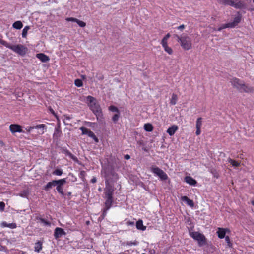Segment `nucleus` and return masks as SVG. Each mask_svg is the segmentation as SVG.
Here are the masks:
<instances>
[{
	"mask_svg": "<svg viewBox=\"0 0 254 254\" xmlns=\"http://www.w3.org/2000/svg\"><path fill=\"white\" fill-rule=\"evenodd\" d=\"M87 100L88 102V106L96 116L97 119L100 120L103 119V115L101 109L100 105L96 102V99L91 96H88L87 97Z\"/></svg>",
	"mask_w": 254,
	"mask_h": 254,
	"instance_id": "1",
	"label": "nucleus"
},
{
	"mask_svg": "<svg viewBox=\"0 0 254 254\" xmlns=\"http://www.w3.org/2000/svg\"><path fill=\"white\" fill-rule=\"evenodd\" d=\"M178 42H180L181 47L185 50H189L192 47L190 38L187 35L176 36Z\"/></svg>",
	"mask_w": 254,
	"mask_h": 254,
	"instance_id": "2",
	"label": "nucleus"
},
{
	"mask_svg": "<svg viewBox=\"0 0 254 254\" xmlns=\"http://www.w3.org/2000/svg\"><path fill=\"white\" fill-rule=\"evenodd\" d=\"M190 236L198 242L199 246H204L206 243V239L204 235L198 232H190Z\"/></svg>",
	"mask_w": 254,
	"mask_h": 254,
	"instance_id": "3",
	"label": "nucleus"
},
{
	"mask_svg": "<svg viewBox=\"0 0 254 254\" xmlns=\"http://www.w3.org/2000/svg\"><path fill=\"white\" fill-rule=\"evenodd\" d=\"M102 173L104 174L105 181H109V184L111 182L117 181L119 178L118 174L112 169H106Z\"/></svg>",
	"mask_w": 254,
	"mask_h": 254,
	"instance_id": "4",
	"label": "nucleus"
},
{
	"mask_svg": "<svg viewBox=\"0 0 254 254\" xmlns=\"http://www.w3.org/2000/svg\"><path fill=\"white\" fill-rule=\"evenodd\" d=\"M8 48L21 56L25 55L27 51V48L21 44L16 45H11L10 44Z\"/></svg>",
	"mask_w": 254,
	"mask_h": 254,
	"instance_id": "5",
	"label": "nucleus"
},
{
	"mask_svg": "<svg viewBox=\"0 0 254 254\" xmlns=\"http://www.w3.org/2000/svg\"><path fill=\"white\" fill-rule=\"evenodd\" d=\"M220 2L225 4L234 7L237 9H240L244 6V4L240 1L234 0H220Z\"/></svg>",
	"mask_w": 254,
	"mask_h": 254,
	"instance_id": "6",
	"label": "nucleus"
},
{
	"mask_svg": "<svg viewBox=\"0 0 254 254\" xmlns=\"http://www.w3.org/2000/svg\"><path fill=\"white\" fill-rule=\"evenodd\" d=\"M151 171L155 175L159 177L162 180H166L168 179L167 175L161 169L156 166H152Z\"/></svg>",
	"mask_w": 254,
	"mask_h": 254,
	"instance_id": "7",
	"label": "nucleus"
},
{
	"mask_svg": "<svg viewBox=\"0 0 254 254\" xmlns=\"http://www.w3.org/2000/svg\"><path fill=\"white\" fill-rule=\"evenodd\" d=\"M46 128H47V127L45 124H39V125H37L36 126L27 127L26 128V130L27 132L30 133L34 129H40V131H39L38 132V133L39 134H43L44 133Z\"/></svg>",
	"mask_w": 254,
	"mask_h": 254,
	"instance_id": "8",
	"label": "nucleus"
},
{
	"mask_svg": "<svg viewBox=\"0 0 254 254\" xmlns=\"http://www.w3.org/2000/svg\"><path fill=\"white\" fill-rule=\"evenodd\" d=\"M105 197H113L114 189L113 186L109 184V181H105Z\"/></svg>",
	"mask_w": 254,
	"mask_h": 254,
	"instance_id": "9",
	"label": "nucleus"
},
{
	"mask_svg": "<svg viewBox=\"0 0 254 254\" xmlns=\"http://www.w3.org/2000/svg\"><path fill=\"white\" fill-rule=\"evenodd\" d=\"M80 129L82 131V134H86L89 137L93 138L96 142H98L99 140L96 136L95 134L90 130L85 128L84 127H82L80 128Z\"/></svg>",
	"mask_w": 254,
	"mask_h": 254,
	"instance_id": "10",
	"label": "nucleus"
},
{
	"mask_svg": "<svg viewBox=\"0 0 254 254\" xmlns=\"http://www.w3.org/2000/svg\"><path fill=\"white\" fill-rule=\"evenodd\" d=\"M9 129L12 133L16 132L24 133V131L22 129V127L17 124H11L10 125Z\"/></svg>",
	"mask_w": 254,
	"mask_h": 254,
	"instance_id": "11",
	"label": "nucleus"
},
{
	"mask_svg": "<svg viewBox=\"0 0 254 254\" xmlns=\"http://www.w3.org/2000/svg\"><path fill=\"white\" fill-rule=\"evenodd\" d=\"M254 88L252 86L249 85L248 84H246L244 82L243 83V86H241L239 91L241 93H251L254 92Z\"/></svg>",
	"mask_w": 254,
	"mask_h": 254,
	"instance_id": "12",
	"label": "nucleus"
},
{
	"mask_svg": "<svg viewBox=\"0 0 254 254\" xmlns=\"http://www.w3.org/2000/svg\"><path fill=\"white\" fill-rule=\"evenodd\" d=\"M231 83L234 87L239 91L241 86H243L244 82L237 78H234L231 79Z\"/></svg>",
	"mask_w": 254,
	"mask_h": 254,
	"instance_id": "13",
	"label": "nucleus"
},
{
	"mask_svg": "<svg viewBox=\"0 0 254 254\" xmlns=\"http://www.w3.org/2000/svg\"><path fill=\"white\" fill-rule=\"evenodd\" d=\"M66 234L65 232L61 228L57 227L55 229L54 231V237L55 239H57L60 237H61L63 235H65Z\"/></svg>",
	"mask_w": 254,
	"mask_h": 254,
	"instance_id": "14",
	"label": "nucleus"
},
{
	"mask_svg": "<svg viewBox=\"0 0 254 254\" xmlns=\"http://www.w3.org/2000/svg\"><path fill=\"white\" fill-rule=\"evenodd\" d=\"M227 232H229L228 229L218 228L217 231L218 237L220 239L224 238L225 237V234Z\"/></svg>",
	"mask_w": 254,
	"mask_h": 254,
	"instance_id": "15",
	"label": "nucleus"
},
{
	"mask_svg": "<svg viewBox=\"0 0 254 254\" xmlns=\"http://www.w3.org/2000/svg\"><path fill=\"white\" fill-rule=\"evenodd\" d=\"M241 16H238L234 18V20L232 22L228 23V26L229 28H234L241 21Z\"/></svg>",
	"mask_w": 254,
	"mask_h": 254,
	"instance_id": "16",
	"label": "nucleus"
},
{
	"mask_svg": "<svg viewBox=\"0 0 254 254\" xmlns=\"http://www.w3.org/2000/svg\"><path fill=\"white\" fill-rule=\"evenodd\" d=\"M185 181L187 183L191 186H195L197 183L196 181L190 176H186L185 178Z\"/></svg>",
	"mask_w": 254,
	"mask_h": 254,
	"instance_id": "17",
	"label": "nucleus"
},
{
	"mask_svg": "<svg viewBox=\"0 0 254 254\" xmlns=\"http://www.w3.org/2000/svg\"><path fill=\"white\" fill-rule=\"evenodd\" d=\"M36 57L42 62H46L49 61L50 59L48 56L43 53H39L36 55Z\"/></svg>",
	"mask_w": 254,
	"mask_h": 254,
	"instance_id": "18",
	"label": "nucleus"
},
{
	"mask_svg": "<svg viewBox=\"0 0 254 254\" xmlns=\"http://www.w3.org/2000/svg\"><path fill=\"white\" fill-rule=\"evenodd\" d=\"M178 127L176 125H173L167 130V132L170 135H173L178 130Z\"/></svg>",
	"mask_w": 254,
	"mask_h": 254,
	"instance_id": "19",
	"label": "nucleus"
},
{
	"mask_svg": "<svg viewBox=\"0 0 254 254\" xmlns=\"http://www.w3.org/2000/svg\"><path fill=\"white\" fill-rule=\"evenodd\" d=\"M105 198L106 200L105 203V205L106 208V210H108L112 206L113 202V197H105Z\"/></svg>",
	"mask_w": 254,
	"mask_h": 254,
	"instance_id": "20",
	"label": "nucleus"
},
{
	"mask_svg": "<svg viewBox=\"0 0 254 254\" xmlns=\"http://www.w3.org/2000/svg\"><path fill=\"white\" fill-rule=\"evenodd\" d=\"M136 226L137 229L142 231H144L146 229V227L143 224V221L141 220H139L136 222Z\"/></svg>",
	"mask_w": 254,
	"mask_h": 254,
	"instance_id": "21",
	"label": "nucleus"
},
{
	"mask_svg": "<svg viewBox=\"0 0 254 254\" xmlns=\"http://www.w3.org/2000/svg\"><path fill=\"white\" fill-rule=\"evenodd\" d=\"M181 199L183 201L186 202L187 204L190 206L193 207L194 206L193 201L192 200L189 199L187 196H182Z\"/></svg>",
	"mask_w": 254,
	"mask_h": 254,
	"instance_id": "22",
	"label": "nucleus"
},
{
	"mask_svg": "<svg viewBox=\"0 0 254 254\" xmlns=\"http://www.w3.org/2000/svg\"><path fill=\"white\" fill-rule=\"evenodd\" d=\"M61 134V130L60 129V126L59 125L55 129L54 133L53 134V137L55 138H58L60 137Z\"/></svg>",
	"mask_w": 254,
	"mask_h": 254,
	"instance_id": "23",
	"label": "nucleus"
},
{
	"mask_svg": "<svg viewBox=\"0 0 254 254\" xmlns=\"http://www.w3.org/2000/svg\"><path fill=\"white\" fill-rule=\"evenodd\" d=\"M53 181H54V184L55 185V186H62L64 184H65L66 182V179H60L58 180H53Z\"/></svg>",
	"mask_w": 254,
	"mask_h": 254,
	"instance_id": "24",
	"label": "nucleus"
},
{
	"mask_svg": "<svg viewBox=\"0 0 254 254\" xmlns=\"http://www.w3.org/2000/svg\"><path fill=\"white\" fill-rule=\"evenodd\" d=\"M12 27L16 29H20L23 27V24L21 21H16L13 23Z\"/></svg>",
	"mask_w": 254,
	"mask_h": 254,
	"instance_id": "25",
	"label": "nucleus"
},
{
	"mask_svg": "<svg viewBox=\"0 0 254 254\" xmlns=\"http://www.w3.org/2000/svg\"><path fill=\"white\" fill-rule=\"evenodd\" d=\"M55 186L54 181L48 182L47 185L44 187V190L46 191H48L50 190L53 187Z\"/></svg>",
	"mask_w": 254,
	"mask_h": 254,
	"instance_id": "26",
	"label": "nucleus"
},
{
	"mask_svg": "<svg viewBox=\"0 0 254 254\" xmlns=\"http://www.w3.org/2000/svg\"><path fill=\"white\" fill-rule=\"evenodd\" d=\"M42 244L41 242L38 241V242L36 243L35 244V251L37 252H39L42 248Z\"/></svg>",
	"mask_w": 254,
	"mask_h": 254,
	"instance_id": "27",
	"label": "nucleus"
},
{
	"mask_svg": "<svg viewBox=\"0 0 254 254\" xmlns=\"http://www.w3.org/2000/svg\"><path fill=\"white\" fill-rule=\"evenodd\" d=\"M227 161L229 163H230L233 167H238V166H240V163L239 162L236 161H235L233 159H232L230 158L228 159Z\"/></svg>",
	"mask_w": 254,
	"mask_h": 254,
	"instance_id": "28",
	"label": "nucleus"
},
{
	"mask_svg": "<svg viewBox=\"0 0 254 254\" xmlns=\"http://www.w3.org/2000/svg\"><path fill=\"white\" fill-rule=\"evenodd\" d=\"M178 100V96L176 94L173 93L172 95L171 100H170V104L171 105H175L177 103Z\"/></svg>",
	"mask_w": 254,
	"mask_h": 254,
	"instance_id": "29",
	"label": "nucleus"
},
{
	"mask_svg": "<svg viewBox=\"0 0 254 254\" xmlns=\"http://www.w3.org/2000/svg\"><path fill=\"white\" fill-rule=\"evenodd\" d=\"M2 225L4 227H9L11 229L16 228L17 227L16 223H14L7 224L6 222H3L2 223Z\"/></svg>",
	"mask_w": 254,
	"mask_h": 254,
	"instance_id": "30",
	"label": "nucleus"
},
{
	"mask_svg": "<svg viewBox=\"0 0 254 254\" xmlns=\"http://www.w3.org/2000/svg\"><path fill=\"white\" fill-rule=\"evenodd\" d=\"M65 156H68L69 158L72 159L74 161H77V158L76 156L73 155L71 153H70L69 151L66 150L64 153Z\"/></svg>",
	"mask_w": 254,
	"mask_h": 254,
	"instance_id": "31",
	"label": "nucleus"
},
{
	"mask_svg": "<svg viewBox=\"0 0 254 254\" xmlns=\"http://www.w3.org/2000/svg\"><path fill=\"white\" fill-rule=\"evenodd\" d=\"M144 128L147 131H151L153 130V127L151 124L147 123L144 125Z\"/></svg>",
	"mask_w": 254,
	"mask_h": 254,
	"instance_id": "32",
	"label": "nucleus"
},
{
	"mask_svg": "<svg viewBox=\"0 0 254 254\" xmlns=\"http://www.w3.org/2000/svg\"><path fill=\"white\" fill-rule=\"evenodd\" d=\"M29 29H30V26H26L23 28V29L22 30V37H23V38L26 37L27 35V32Z\"/></svg>",
	"mask_w": 254,
	"mask_h": 254,
	"instance_id": "33",
	"label": "nucleus"
},
{
	"mask_svg": "<svg viewBox=\"0 0 254 254\" xmlns=\"http://www.w3.org/2000/svg\"><path fill=\"white\" fill-rule=\"evenodd\" d=\"M202 125V118L199 117L197 118L196 122V128H201Z\"/></svg>",
	"mask_w": 254,
	"mask_h": 254,
	"instance_id": "34",
	"label": "nucleus"
},
{
	"mask_svg": "<svg viewBox=\"0 0 254 254\" xmlns=\"http://www.w3.org/2000/svg\"><path fill=\"white\" fill-rule=\"evenodd\" d=\"M39 219L41 221V222L42 223L44 224V225H45V226H51V222H50L48 221H47V220H46L42 218H39Z\"/></svg>",
	"mask_w": 254,
	"mask_h": 254,
	"instance_id": "35",
	"label": "nucleus"
},
{
	"mask_svg": "<svg viewBox=\"0 0 254 254\" xmlns=\"http://www.w3.org/2000/svg\"><path fill=\"white\" fill-rule=\"evenodd\" d=\"M63 174V171L62 169H56L53 172V174L57 176H61Z\"/></svg>",
	"mask_w": 254,
	"mask_h": 254,
	"instance_id": "36",
	"label": "nucleus"
},
{
	"mask_svg": "<svg viewBox=\"0 0 254 254\" xmlns=\"http://www.w3.org/2000/svg\"><path fill=\"white\" fill-rule=\"evenodd\" d=\"M74 84L78 87H81L83 85V82L80 79H76Z\"/></svg>",
	"mask_w": 254,
	"mask_h": 254,
	"instance_id": "37",
	"label": "nucleus"
},
{
	"mask_svg": "<svg viewBox=\"0 0 254 254\" xmlns=\"http://www.w3.org/2000/svg\"><path fill=\"white\" fill-rule=\"evenodd\" d=\"M164 50L169 55H171L173 53V50L172 48L168 46L163 48Z\"/></svg>",
	"mask_w": 254,
	"mask_h": 254,
	"instance_id": "38",
	"label": "nucleus"
},
{
	"mask_svg": "<svg viewBox=\"0 0 254 254\" xmlns=\"http://www.w3.org/2000/svg\"><path fill=\"white\" fill-rule=\"evenodd\" d=\"M29 194V192L28 190H24L22 191L20 193H19V195L22 197H26Z\"/></svg>",
	"mask_w": 254,
	"mask_h": 254,
	"instance_id": "39",
	"label": "nucleus"
},
{
	"mask_svg": "<svg viewBox=\"0 0 254 254\" xmlns=\"http://www.w3.org/2000/svg\"><path fill=\"white\" fill-rule=\"evenodd\" d=\"M226 28H229L228 26V25L227 23L223 24L221 26L219 27L217 30L218 31H221L222 29ZM214 30H216V29H214Z\"/></svg>",
	"mask_w": 254,
	"mask_h": 254,
	"instance_id": "40",
	"label": "nucleus"
},
{
	"mask_svg": "<svg viewBox=\"0 0 254 254\" xmlns=\"http://www.w3.org/2000/svg\"><path fill=\"white\" fill-rule=\"evenodd\" d=\"M78 25L81 27H84L86 26V23L81 21L79 19H77V21L76 22Z\"/></svg>",
	"mask_w": 254,
	"mask_h": 254,
	"instance_id": "41",
	"label": "nucleus"
},
{
	"mask_svg": "<svg viewBox=\"0 0 254 254\" xmlns=\"http://www.w3.org/2000/svg\"><path fill=\"white\" fill-rule=\"evenodd\" d=\"M0 43L2 45L5 46L7 48H9L10 44L7 42L6 41L1 39L0 38Z\"/></svg>",
	"mask_w": 254,
	"mask_h": 254,
	"instance_id": "42",
	"label": "nucleus"
},
{
	"mask_svg": "<svg viewBox=\"0 0 254 254\" xmlns=\"http://www.w3.org/2000/svg\"><path fill=\"white\" fill-rule=\"evenodd\" d=\"M109 110L112 112H116L119 113L118 109L114 106H110L109 108Z\"/></svg>",
	"mask_w": 254,
	"mask_h": 254,
	"instance_id": "43",
	"label": "nucleus"
},
{
	"mask_svg": "<svg viewBox=\"0 0 254 254\" xmlns=\"http://www.w3.org/2000/svg\"><path fill=\"white\" fill-rule=\"evenodd\" d=\"M119 119V114H115L112 117V120L114 123H116Z\"/></svg>",
	"mask_w": 254,
	"mask_h": 254,
	"instance_id": "44",
	"label": "nucleus"
},
{
	"mask_svg": "<svg viewBox=\"0 0 254 254\" xmlns=\"http://www.w3.org/2000/svg\"><path fill=\"white\" fill-rule=\"evenodd\" d=\"M56 190L58 192L62 194H63V189L62 186H58L56 187Z\"/></svg>",
	"mask_w": 254,
	"mask_h": 254,
	"instance_id": "45",
	"label": "nucleus"
},
{
	"mask_svg": "<svg viewBox=\"0 0 254 254\" xmlns=\"http://www.w3.org/2000/svg\"><path fill=\"white\" fill-rule=\"evenodd\" d=\"M64 119L63 120V121L64 122V123L65 124H68V123H67L66 121L67 120H70L71 118L69 116H67V115H64Z\"/></svg>",
	"mask_w": 254,
	"mask_h": 254,
	"instance_id": "46",
	"label": "nucleus"
},
{
	"mask_svg": "<svg viewBox=\"0 0 254 254\" xmlns=\"http://www.w3.org/2000/svg\"><path fill=\"white\" fill-rule=\"evenodd\" d=\"M224 238H225V241L227 242L228 245L229 247H231L232 244H231L229 237L227 236L225 237Z\"/></svg>",
	"mask_w": 254,
	"mask_h": 254,
	"instance_id": "47",
	"label": "nucleus"
},
{
	"mask_svg": "<svg viewBox=\"0 0 254 254\" xmlns=\"http://www.w3.org/2000/svg\"><path fill=\"white\" fill-rule=\"evenodd\" d=\"M78 19L73 17H68L65 19L67 21L75 22L77 21Z\"/></svg>",
	"mask_w": 254,
	"mask_h": 254,
	"instance_id": "48",
	"label": "nucleus"
},
{
	"mask_svg": "<svg viewBox=\"0 0 254 254\" xmlns=\"http://www.w3.org/2000/svg\"><path fill=\"white\" fill-rule=\"evenodd\" d=\"M161 44L163 48L168 46L167 40H164L163 39H162Z\"/></svg>",
	"mask_w": 254,
	"mask_h": 254,
	"instance_id": "49",
	"label": "nucleus"
},
{
	"mask_svg": "<svg viewBox=\"0 0 254 254\" xmlns=\"http://www.w3.org/2000/svg\"><path fill=\"white\" fill-rule=\"evenodd\" d=\"M5 207V203L3 202H0V211H3Z\"/></svg>",
	"mask_w": 254,
	"mask_h": 254,
	"instance_id": "50",
	"label": "nucleus"
},
{
	"mask_svg": "<svg viewBox=\"0 0 254 254\" xmlns=\"http://www.w3.org/2000/svg\"><path fill=\"white\" fill-rule=\"evenodd\" d=\"M126 224L127 226H133L134 225V222L133 221H127L126 222Z\"/></svg>",
	"mask_w": 254,
	"mask_h": 254,
	"instance_id": "51",
	"label": "nucleus"
},
{
	"mask_svg": "<svg viewBox=\"0 0 254 254\" xmlns=\"http://www.w3.org/2000/svg\"><path fill=\"white\" fill-rule=\"evenodd\" d=\"M195 133L197 135H199L201 133V128H196Z\"/></svg>",
	"mask_w": 254,
	"mask_h": 254,
	"instance_id": "52",
	"label": "nucleus"
},
{
	"mask_svg": "<svg viewBox=\"0 0 254 254\" xmlns=\"http://www.w3.org/2000/svg\"><path fill=\"white\" fill-rule=\"evenodd\" d=\"M211 173L213 174L214 176L215 177L218 178L219 175H218V173L215 170L211 171Z\"/></svg>",
	"mask_w": 254,
	"mask_h": 254,
	"instance_id": "53",
	"label": "nucleus"
},
{
	"mask_svg": "<svg viewBox=\"0 0 254 254\" xmlns=\"http://www.w3.org/2000/svg\"><path fill=\"white\" fill-rule=\"evenodd\" d=\"M170 37V35L169 33H168L167 34H166L164 37H163V39L164 40H168V39L169 38V37Z\"/></svg>",
	"mask_w": 254,
	"mask_h": 254,
	"instance_id": "54",
	"label": "nucleus"
},
{
	"mask_svg": "<svg viewBox=\"0 0 254 254\" xmlns=\"http://www.w3.org/2000/svg\"><path fill=\"white\" fill-rule=\"evenodd\" d=\"M129 246H132V245H136L137 244V242H128L127 244Z\"/></svg>",
	"mask_w": 254,
	"mask_h": 254,
	"instance_id": "55",
	"label": "nucleus"
},
{
	"mask_svg": "<svg viewBox=\"0 0 254 254\" xmlns=\"http://www.w3.org/2000/svg\"><path fill=\"white\" fill-rule=\"evenodd\" d=\"M97 78L99 80H102L104 78V77L101 74H99L98 76H97Z\"/></svg>",
	"mask_w": 254,
	"mask_h": 254,
	"instance_id": "56",
	"label": "nucleus"
},
{
	"mask_svg": "<svg viewBox=\"0 0 254 254\" xmlns=\"http://www.w3.org/2000/svg\"><path fill=\"white\" fill-rule=\"evenodd\" d=\"M184 28H185V26H184V25L182 24V25H181L179 26L178 27V29H179V30H182L184 29Z\"/></svg>",
	"mask_w": 254,
	"mask_h": 254,
	"instance_id": "57",
	"label": "nucleus"
},
{
	"mask_svg": "<svg viewBox=\"0 0 254 254\" xmlns=\"http://www.w3.org/2000/svg\"><path fill=\"white\" fill-rule=\"evenodd\" d=\"M96 181H97V180H96V178L95 177H93L91 180V182L92 183H94L96 182Z\"/></svg>",
	"mask_w": 254,
	"mask_h": 254,
	"instance_id": "58",
	"label": "nucleus"
},
{
	"mask_svg": "<svg viewBox=\"0 0 254 254\" xmlns=\"http://www.w3.org/2000/svg\"><path fill=\"white\" fill-rule=\"evenodd\" d=\"M124 158L125 159L128 160L130 159V157L128 154H126L125 155Z\"/></svg>",
	"mask_w": 254,
	"mask_h": 254,
	"instance_id": "59",
	"label": "nucleus"
},
{
	"mask_svg": "<svg viewBox=\"0 0 254 254\" xmlns=\"http://www.w3.org/2000/svg\"><path fill=\"white\" fill-rule=\"evenodd\" d=\"M107 211L108 210H106V208L105 207L103 212V215L104 216H105L106 215Z\"/></svg>",
	"mask_w": 254,
	"mask_h": 254,
	"instance_id": "60",
	"label": "nucleus"
},
{
	"mask_svg": "<svg viewBox=\"0 0 254 254\" xmlns=\"http://www.w3.org/2000/svg\"><path fill=\"white\" fill-rule=\"evenodd\" d=\"M149 252H150V254H154L155 253V251L153 249L150 250Z\"/></svg>",
	"mask_w": 254,
	"mask_h": 254,
	"instance_id": "61",
	"label": "nucleus"
},
{
	"mask_svg": "<svg viewBox=\"0 0 254 254\" xmlns=\"http://www.w3.org/2000/svg\"><path fill=\"white\" fill-rule=\"evenodd\" d=\"M251 203H252V204L253 205H254V200L252 201Z\"/></svg>",
	"mask_w": 254,
	"mask_h": 254,
	"instance_id": "62",
	"label": "nucleus"
},
{
	"mask_svg": "<svg viewBox=\"0 0 254 254\" xmlns=\"http://www.w3.org/2000/svg\"><path fill=\"white\" fill-rule=\"evenodd\" d=\"M98 190L99 191H101V190H102L101 188H99Z\"/></svg>",
	"mask_w": 254,
	"mask_h": 254,
	"instance_id": "63",
	"label": "nucleus"
},
{
	"mask_svg": "<svg viewBox=\"0 0 254 254\" xmlns=\"http://www.w3.org/2000/svg\"><path fill=\"white\" fill-rule=\"evenodd\" d=\"M145 254V253H142V254Z\"/></svg>",
	"mask_w": 254,
	"mask_h": 254,
	"instance_id": "64",
	"label": "nucleus"
}]
</instances>
